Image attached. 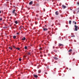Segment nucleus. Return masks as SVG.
I'll use <instances>...</instances> for the list:
<instances>
[{"label": "nucleus", "mask_w": 79, "mask_h": 79, "mask_svg": "<svg viewBox=\"0 0 79 79\" xmlns=\"http://www.w3.org/2000/svg\"><path fill=\"white\" fill-rule=\"evenodd\" d=\"M74 27H75L74 31H77V29H79V27L78 26H77L76 25H75L74 26Z\"/></svg>", "instance_id": "obj_1"}, {"label": "nucleus", "mask_w": 79, "mask_h": 79, "mask_svg": "<svg viewBox=\"0 0 79 79\" xmlns=\"http://www.w3.org/2000/svg\"><path fill=\"white\" fill-rule=\"evenodd\" d=\"M62 8H64H64H66V6H64V5H63L62 6Z\"/></svg>", "instance_id": "obj_2"}, {"label": "nucleus", "mask_w": 79, "mask_h": 79, "mask_svg": "<svg viewBox=\"0 0 79 79\" xmlns=\"http://www.w3.org/2000/svg\"><path fill=\"white\" fill-rule=\"evenodd\" d=\"M55 14L56 15H58V14H59V12H58V11H56L55 12Z\"/></svg>", "instance_id": "obj_3"}, {"label": "nucleus", "mask_w": 79, "mask_h": 79, "mask_svg": "<svg viewBox=\"0 0 79 79\" xmlns=\"http://www.w3.org/2000/svg\"><path fill=\"white\" fill-rule=\"evenodd\" d=\"M15 11H16V10H15V9H14V10H12V13H13V14H15Z\"/></svg>", "instance_id": "obj_4"}, {"label": "nucleus", "mask_w": 79, "mask_h": 79, "mask_svg": "<svg viewBox=\"0 0 79 79\" xmlns=\"http://www.w3.org/2000/svg\"><path fill=\"white\" fill-rule=\"evenodd\" d=\"M22 27H23V26H22V25H21V26L19 27V29L20 30H21V29L23 28Z\"/></svg>", "instance_id": "obj_5"}, {"label": "nucleus", "mask_w": 79, "mask_h": 79, "mask_svg": "<svg viewBox=\"0 0 79 79\" xmlns=\"http://www.w3.org/2000/svg\"><path fill=\"white\" fill-rule=\"evenodd\" d=\"M53 59H55V60H58V58L57 57H54Z\"/></svg>", "instance_id": "obj_6"}, {"label": "nucleus", "mask_w": 79, "mask_h": 79, "mask_svg": "<svg viewBox=\"0 0 79 79\" xmlns=\"http://www.w3.org/2000/svg\"><path fill=\"white\" fill-rule=\"evenodd\" d=\"M34 77H35L36 78H37V77H38V76H37V75H34Z\"/></svg>", "instance_id": "obj_7"}, {"label": "nucleus", "mask_w": 79, "mask_h": 79, "mask_svg": "<svg viewBox=\"0 0 79 79\" xmlns=\"http://www.w3.org/2000/svg\"><path fill=\"white\" fill-rule=\"evenodd\" d=\"M43 30L44 31H47V30H48V29H47V28H43Z\"/></svg>", "instance_id": "obj_8"}, {"label": "nucleus", "mask_w": 79, "mask_h": 79, "mask_svg": "<svg viewBox=\"0 0 79 79\" xmlns=\"http://www.w3.org/2000/svg\"><path fill=\"white\" fill-rule=\"evenodd\" d=\"M32 3H33V2L32 1H31L29 3V5H32Z\"/></svg>", "instance_id": "obj_9"}, {"label": "nucleus", "mask_w": 79, "mask_h": 79, "mask_svg": "<svg viewBox=\"0 0 79 79\" xmlns=\"http://www.w3.org/2000/svg\"><path fill=\"white\" fill-rule=\"evenodd\" d=\"M23 40H26V38L25 37H23V38L22 39Z\"/></svg>", "instance_id": "obj_10"}, {"label": "nucleus", "mask_w": 79, "mask_h": 79, "mask_svg": "<svg viewBox=\"0 0 79 79\" xmlns=\"http://www.w3.org/2000/svg\"><path fill=\"white\" fill-rule=\"evenodd\" d=\"M59 46H63V44H59Z\"/></svg>", "instance_id": "obj_11"}, {"label": "nucleus", "mask_w": 79, "mask_h": 79, "mask_svg": "<svg viewBox=\"0 0 79 79\" xmlns=\"http://www.w3.org/2000/svg\"><path fill=\"white\" fill-rule=\"evenodd\" d=\"M54 52H55V53H56V52H57V50L55 49L54 50Z\"/></svg>", "instance_id": "obj_12"}, {"label": "nucleus", "mask_w": 79, "mask_h": 79, "mask_svg": "<svg viewBox=\"0 0 79 79\" xmlns=\"http://www.w3.org/2000/svg\"><path fill=\"white\" fill-rule=\"evenodd\" d=\"M69 24H71V20L69 21Z\"/></svg>", "instance_id": "obj_13"}, {"label": "nucleus", "mask_w": 79, "mask_h": 79, "mask_svg": "<svg viewBox=\"0 0 79 79\" xmlns=\"http://www.w3.org/2000/svg\"><path fill=\"white\" fill-rule=\"evenodd\" d=\"M15 48L16 49H17V50H20V48Z\"/></svg>", "instance_id": "obj_14"}, {"label": "nucleus", "mask_w": 79, "mask_h": 79, "mask_svg": "<svg viewBox=\"0 0 79 79\" xmlns=\"http://www.w3.org/2000/svg\"><path fill=\"white\" fill-rule=\"evenodd\" d=\"M72 52V49H70L69 51V52Z\"/></svg>", "instance_id": "obj_15"}, {"label": "nucleus", "mask_w": 79, "mask_h": 79, "mask_svg": "<svg viewBox=\"0 0 79 79\" xmlns=\"http://www.w3.org/2000/svg\"><path fill=\"white\" fill-rule=\"evenodd\" d=\"M16 37V36H13V39H15Z\"/></svg>", "instance_id": "obj_16"}, {"label": "nucleus", "mask_w": 79, "mask_h": 79, "mask_svg": "<svg viewBox=\"0 0 79 79\" xmlns=\"http://www.w3.org/2000/svg\"><path fill=\"white\" fill-rule=\"evenodd\" d=\"M9 49H10L11 50H13V49L12 48H11V47H9Z\"/></svg>", "instance_id": "obj_17"}, {"label": "nucleus", "mask_w": 79, "mask_h": 79, "mask_svg": "<svg viewBox=\"0 0 79 79\" xmlns=\"http://www.w3.org/2000/svg\"><path fill=\"white\" fill-rule=\"evenodd\" d=\"M38 73H41V70H39Z\"/></svg>", "instance_id": "obj_18"}, {"label": "nucleus", "mask_w": 79, "mask_h": 79, "mask_svg": "<svg viewBox=\"0 0 79 79\" xmlns=\"http://www.w3.org/2000/svg\"><path fill=\"white\" fill-rule=\"evenodd\" d=\"M71 37H75V35H73L72 36H71Z\"/></svg>", "instance_id": "obj_19"}, {"label": "nucleus", "mask_w": 79, "mask_h": 79, "mask_svg": "<svg viewBox=\"0 0 79 79\" xmlns=\"http://www.w3.org/2000/svg\"><path fill=\"white\" fill-rule=\"evenodd\" d=\"M27 46H25V49L26 50V49H27Z\"/></svg>", "instance_id": "obj_20"}, {"label": "nucleus", "mask_w": 79, "mask_h": 79, "mask_svg": "<svg viewBox=\"0 0 79 79\" xmlns=\"http://www.w3.org/2000/svg\"><path fill=\"white\" fill-rule=\"evenodd\" d=\"M15 24H18V22L16 21H15Z\"/></svg>", "instance_id": "obj_21"}, {"label": "nucleus", "mask_w": 79, "mask_h": 79, "mask_svg": "<svg viewBox=\"0 0 79 79\" xmlns=\"http://www.w3.org/2000/svg\"><path fill=\"white\" fill-rule=\"evenodd\" d=\"M3 29H5V28L6 29L7 28V27H3Z\"/></svg>", "instance_id": "obj_22"}, {"label": "nucleus", "mask_w": 79, "mask_h": 79, "mask_svg": "<svg viewBox=\"0 0 79 79\" xmlns=\"http://www.w3.org/2000/svg\"><path fill=\"white\" fill-rule=\"evenodd\" d=\"M14 14H15V16H17V13H15Z\"/></svg>", "instance_id": "obj_23"}, {"label": "nucleus", "mask_w": 79, "mask_h": 79, "mask_svg": "<svg viewBox=\"0 0 79 79\" xmlns=\"http://www.w3.org/2000/svg\"><path fill=\"white\" fill-rule=\"evenodd\" d=\"M40 50H42V48H40Z\"/></svg>", "instance_id": "obj_24"}, {"label": "nucleus", "mask_w": 79, "mask_h": 79, "mask_svg": "<svg viewBox=\"0 0 79 79\" xmlns=\"http://www.w3.org/2000/svg\"><path fill=\"white\" fill-rule=\"evenodd\" d=\"M28 55H31V53L30 52H28Z\"/></svg>", "instance_id": "obj_25"}, {"label": "nucleus", "mask_w": 79, "mask_h": 79, "mask_svg": "<svg viewBox=\"0 0 79 79\" xmlns=\"http://www.w3.org/2000/svg\"><path fill=\"white\" fill-rule=\"evenodd\" d=\"M19 60L20 61H21V59L19 58Z\"/></svg>", "instance_id": "obj_26"}, {"label": "nucleus", "mask_w": 79, "mask_h": 79, "mask_svg": "<svg viewBox=\"0 0 79 79\" xmlns=\"http://www.w3.org/2000/svg\"><path fill=\"white\" fill-rule=\"evenodd\" d=\"M2 18H0V21H2Z\"/></svg>", "instance_id": "obj_27"}, {"label": "nucleus", "mask_w": 79, "mask_h": 79, "mask_svg": "<svg viewBox=\"0 0 79 79\" xmlns=\"http://www.w3.org/2000/svg\"><path fill=\"white\" fill-rule=\"evenodd\" d=\"M17 35H19V33H17Z\"/></svg>", "instance_id": "obj_28"}, {"label": "nucleus", "mask_w": 79, "mask_h": 79, "mask_svg": "<svg viewBox=\"0 0 79 79\" xmlns=\"http://www.w3.org/2000/svg\"><path fill=\"white\" fill-rule=\"evenodd\" d=\"M77 5H79V2H77Z\"/></svg>", "instance_id": "obj_29"}, {"label": "nucleus", "mask_w": 79, "mask_h": 79, "mask_svg": "<svg viewBox=\"0 0 79 79\" xmlns=\"http://www.w3.org/2000/svg\"><path fill=\"white\" fill-rule=\"evenodd\" d=\"M23 57H24V58H26V56H23Z\"/></svg>", "instance_id": "obj_30"}, {"label": "nucleus", "mask_w": 79, "mask_h": 79, "mask_svg": "<svg viewBox=\"0 0 79 79\" xmlns=\"http://www.w3.org/2000/svg\"><path fill=\"white\" fill-rule=\"evenodd\" d=\"M75 22L74 21H73V23H75Z\"/></svg>", "instance_id": "obj_31"}, {"label": "nucleus", "mask_w": 79, "mask_h": 79, "mask_svg": "<svg viewBox=\"0 0 79 79\" xmlns=\"http://www.w3.org/2000/svg\"><path fill=\"white\" fill-rule=\"evenodd\" d=\"M75 24H76V22H75V23H74Z\"/></svg>", "instance_id": "obj_32"}, {"label": "nucleus", "mask_w": 79, "mask_h": 79, "mask_svg": "<svg viewBox=\"0 0 79 79\" xmlns=\"http://www.w3.org/2000/svg\"><path fill=\"white\" fill-rule=\"evenodd\" d=\"M40 56H41V57H42V55H41Z\"/></svg>", "instance_id": "obj_33"}, {"label": "nucleus", "mask_w": 79, "mask_h": 79, "mask_svg": "<svg viewBox=\"0 0 79 79\" xmlns=\"http://www.w3.org/2000/svg\"><path fill=\"white\" fill-rule=\"evenodd\" d=\"M78 12H79V10H78V11H77V13H78Z\"/></svg>", "instance_id": "obj_34"}, {"label": "nucleus", "mask_w": 79, "mask_h": 79, "mask_svg": "<svg viewBox=\"0 0 79 79\" xmlns=\"http://www.w3.org/2000/svg\"><path fill=\"white\" fill-rule=\"evenodd\" d=\"M13 47H14V48H15V46H13Z\"/></svg>", "instance_id": "obj_35"}, {"label": "nucleus", "mask_w": 79, "mask_h": 79, "mask_svg": "<svg viewBox=\"0 0 79 79\" xmlns=\"http://www.w3.org/2000/svg\"><path fill=\"white\" fill-rule=\"evenodd\" d=\"M2 13V12L0 10V13Z\"/></svg>", "instance_id": "obj_36"}, {"label": "nucleus", "mask_w": 79, "mask_h": 79, "mask_svg": "<svg viewBox=\"0 0 79 79\" xmlns=\"http://www.w3.org/2000/svg\"><path fill=\"white\" fill-rule=\"evenodd\" d=\"M53 48H55V47H53Z\"/></svg>", "instance_id": "obj_37"}, {"label": "nucleus", "mask_w": 79, "mask_h": 79, "mask_svg": "<svg viewBox=\"0 0 79 79\" xmlns=\"http://www.w3.org/2000/svg\"><path fill=\"white\" fill-rule=\"evenodd\" d=\"M79 9V7L78 8V9Z\"/></svg>", "instance_id": "obj_38"}, {"label": "nucleus", "mask_w": 79, "mask_h": 79, "mask_svg": "<svg viewBox=\"0 0 79 79\" xmlns=\"http://www.w3.org/2000/svg\"><path fill=\"white\" fill-rule=\"evenodd\" d=\"M36 16H37V15H36Z\"/></svg>", "instance_id": "obj_39"}, {"label": "nucleus", "mask_w": 79, "mask_h": 79, "mask_svg": "<svg viewBox=\"0 0 79 79\" xmlns=\"http://www.w3.org/2000/svg\"><path fill=\"white\" fill-rule=\"evenodd\" d=\"M71 10H72V9H71Z\"/></svg>", "instance_id": "obj_40"}, {"label": "nucleus", "mask_w": 79, "mask_h": 79, "mask_svg": "<svg viewBox=\"0 0 79 79\" xmlns=\"http://www.w3.org/2000/svg\"><path fill=\"white\" fill-rule=\"evenodd\" d=\"M69 55H70V54H69Z\"/></svg>", "instance_id": "obj_41"}]
</instances>
